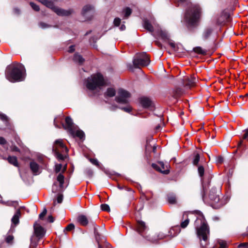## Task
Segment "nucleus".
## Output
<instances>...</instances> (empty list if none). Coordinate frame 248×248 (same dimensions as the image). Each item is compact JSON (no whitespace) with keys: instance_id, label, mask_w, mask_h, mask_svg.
I'll use <instances>...</instances> for the list:
<instances>
[{"instance_id":"obj_15","label":"nucleus","mask_w":248,"mask_h":248,"mask_svg":"<svg viewBox=\"0 0 248 248\" xmlns=\"http://www.w3.org/2000/svg\"><path fill=\"white\" fill-rule=\"evenodd\" d=\"M62 126L65 129L67 130L70 133H74V128H75L72 119L69 117H66L65 118V124H62Z\"/></svg>"},{"instance_id":"obj_12","label":"nucleus","mask_w":248,"mask_h":248,"mask_svg":"<svg viewBox=\"0 0 248 248\" xmlns=\"http://www.w3.org/2000/svg\"><path fill=\"white\" fill-rule=\"evenodd\" d=\"M152 34L154 36L160 37L161 39L164 40H168L169 39V36L167 32L165 30H163L159 25H157V29H155V32Z\"/></svg>"},{"instance_id":"obj_47","label":"nucleus","mask_w":248,"mask_h":248,"mask_svg":"<svg viewBox=\"0 0 248 248\" xmlns=\"http://www.w3.org/2000/svg\"><path fill=\"white\" fill-rule=\"evenodd\" d=\"M220 247L219 248H226V244L225 242L220 241L219 242Z\"/></svg>"},{"instance_id":"obj_16","label":"nucleus","mask_w":248,"mask_h":248,"mask_svg":"<svg viewBox=\"0 0 248 248\" xmlns=\"http://www.w3.org/2000/svg\"><path fill=\"white\" fill-rule=\"evenodd\" d=\"M140 103L144 108L152 109L154 108V105L152 101L148 97H143L140 98Z\"/></svg>"},{"instance_id":"obj_61","label":"nucleus","mask_w":248,"mask_h":248,"mask_svg":"<svg viewBox=\"0 0 248 248\" xmlns=\"http://www.w3.org/2000/svg\"><path fill=\"white\" fill-rule=\"evenodd\" d=\"M66 169V165H65V166L64 167V168L62 170V172H64L65 171Z\"/></svg>"},{"instance_id":"obj_5","label":"nucleus","mask_w":248,"mask_h":248,"mask_svg":"<svg viewBox=\"0 0 248 248\" xmlns=\"http://www.w3.org/2000/svg\"><path fill=\"white\" fill-rule=\"evenodd\" d=\"M53 152L59 160H63L66 157L68 149L62 140H56L53 146Z\"/></svg>"},{"instance_id":"obj_46","label":"nucleus","mask_w":248,"mask_h":248,"mask_svg":"<svg viewBox=\"0 0 248 248\" xmlns=\"http://www.w3.org/2000/svg\"><path fill=\"white\" fill-rule=\"evenodd\" d=\"M63 200V196L62 194H59L57 197V202L59 203H62Z\"/></svg>"},{"instance_id":"obj_21","label":"nucleus","mask_w":248,"mask_h":248,"mask_svg":"<svg viewBox=\"0 0 248 248\" xmlns=\"http://www.w3.org/2000/svg\"><path fill=\"white\" fill-rule=\"evenodd\" d=\"M116 91L113 88H108L104 94L105 97H112L115 95Z\"/></svg>"},{"instance_id":"obj_60","label":"nucleus","mask_w":248,"mask_h":248,"mask_svg":"<svg viewBox=\"0 0 248 248\" xmlns=\"http://www.w3.org/2000/svg\"><path fill=\"white\" fill-rule=\"evenodd\" d=\"M54 124L55 127H58V128L59 127L58 125L56 124V119H55L54 120Z\"/></svg>"},{"instance_id":"obj_2","label":"nucleus","mask_w":248,"mask_h":248,"mask_svg":"<svg viewBox=\"0 0 248 248\" xmlns=\"http://www.w3.org/2000/svg\"><path fill=\"white\" fill-rule=\"evenodd\" d=\"M194 225L198 236L202 240L201 245L202 247H204L208 240L209 228L202 214L201 213L199 214Z\"/></svg>"},{"instance_id":"obj_50","label":"nucleus","mask_w":248,"mask_h":248,"mask_svg":"<svg viewBox=\"0 0 248 248\" xmlns=\"http://www.w3.org/2000/svg\"><path fill=\"white\" fill-rule=\"evenodd\" d=\"M13 239V236L11 235L8 236L6 238V241L7 243H10Z\"/></svg>"},{"instance_id":"obj_6","label":"nucleus","mask_w":248,"mask_h":248,"mask_svg":"<svg viewBox=\"0 0 248 248\" xmlns=\"http://www.w3.org/2000/svg\"><path fill=\"white\" fill-rule=\"evenodd\" d=\"M150 62L149 57L146 52L137 53L133 60V65L135 68L147 66Z\"/></svg>"},{"instance_id":"obj_44","label":"nucleus","mask_w":248,"mask_h":248,"mask_svg":"<svg viewBox=\"0 0 248 248\" xmlns=\"http://www.w3.org/2000/svg\"><path fill=\"white\" fill-rule=\"evenodd\" d=\"M90 161L93 164L96 166H99V162L96 159H93V158L91 159Z\"/></svg>"},{"instance_id":"obj_48","label":"nucleus","mask_w":248,"mask_h":248,"mask_svg":"<svg viewBox=\"0 0 248 248\" xmlns=\"http://www.w3.org/2000/svg\"><path fill=\"white\" fill-rule=\"evenodd\" d=\"M217 162L218 163L221 164L223 162V158L221 156H219L217 157Z\"/></svg>"},{"instance_id":"obj_62","label":"nucleus","mask_w":248,"mask_h":248,"mask_svg":"<svg viewBox=\"0 0 248 248\" xmlns=\"http://www.w3.org/2000/svg\"><path fill=\"white\" fill-rule=\"evenodd\" d=\"M242 141H241L240 142V143L238 144V146H241V145L242 144Z\"/></svg>"},{"instance_id":"obj_10","label":"nucleus","mask_w":248,"mask_h":248,"mask_svg":"<svg viewBox=\"0 0 248 248\" xmlns=\"http://www.w3.org/2000/svg\"><path fill=\"white\" fill-rule=\"evenodd\" d=\"M197 81V79L194 77H187L183 78V83L186 88L189 89L195 86Z\"/></svg>"},{"instance_id":"obj_42","label":"nucleus","mask_w":248,"mask_h":248,"mask_svg":"<svg viewBox=\"0 0 248 248\" xmlns=\"http://www.w3.org/2000/svg\"><path fill=\"white\" fill-rule=\"evenodd\" d=\"M178 229L179 230V227H178V226L172 228L170 229V235H172V236H174L177 233H178L179 232L180 230H179V231L177 232H176V233H175V232L173 233L172 232H174V229Z\"/></svg>"},{"instance_id":"obj_34","label":"nucleus","mask_w":248,"mask_h":248,"mask_svg":"<svg viewBox=\"0 0 248 248\" xmlns=\"http://www.w3.org/2000/svg\"><path fill=\"white\" fill-rule=\"evenodd\" d=\"M199 175L201 177H202L204 173V169L202 166H199L198 168Z\"/></svg>"},{"instance_id":"obj_33","label":"nucleus","mask_w":248,"mask_h":248,"mask_svg":"<svg viewBox=\"0 0 248 248\" xmlns=\"http://www.w3.org/2000/svg\"><path fill=\"white\" fill-rule=\"evenodd\" d=\"M93 226H94V233L95 235V238H96V240L98 241V243H99L98 239L100 237V234H99V233L98 232V226H97L95 224H93Z\"/></svg>"},{"instance_id":"obj_53","label":"nucleus","mask_w":248,"mask_h":248,"mask_svg":"<svg viewBox=\"0 0 248 248\" xmlns=\"http://www.w3.org/2000/svg\"><path fill=\"white\" fill-rule=\"evenodd\" d=\"M47 221L50 223L54 222V218L52 216H49L47 217Z\"/></svg>"},{"instance_id":"obj_28","label":"nucleus","mask_w":248,"mask_h":248,"mask_svg":"<svg viewBox=\"0 0 248 248\" xmlns=\"http://www.w3.org/2000/svg\"><path fill=\"white\" fill-rule=\"evenodd\" d=\"M57 180L59 183L60 188L62 189L63 188V185L64 181V176L62 173H60L57 176Z\"/></svg>"},{"instance_id":"obj_20","label":"nucleus","mask_w":248,"mask_h":248,"mask_svg":"<svg viewBox=\"0 0 248 248\" xmlns=\"http://www.w3.org/2000/svg\"><path fill=\"white\" fill-rule=\"evenodd\" d=\"M78 222L83 226H86L88 224L87 217L83 215H79L78 217Z\"/></svg>"},{"instance_id":"obj_1","label":"nucleus","mask_w":248,"mask_h":248,"mask_svg":"<svg viewBox=\"0 0 248 248\" xmlns=\"http://www.w3.org/2000/svg\"><path fill=\"white\" fill-rule=\"evenodd\" d=\"M6 78L11 82L22 81L25 78L24 66L17 63L8 65L6 69Z\"/></svg>"},{"instance_id":"obj_23","label":"nucleus","mask_w":248,"mask_h":248,"mask_svg":"<svg viewBox=\"0 0 248 248\" xmlns=\"http://www.w3.org/2000/svg\"><path fill=\"white\" fill-rule=\"evenodd\" d=\"M146 229V226L145 223L142 221H138L137 222V231L140 233H141Z\"/></svg>"},{"instance_id":"obj_45","label":"nucleus","mask_w":248,"mask_h":248,"mask_svg":"<svg viewBox=\"0 0 248 248\" xmlns=\"http://www.w3.org/2000/svg\"><path fill=\"white\" fill-rule=\"evenodd\" d=\"M75 228V226L73 224H69L65 228V230L67 231H71L73 230Z\"/></svg>"},{"instance_id":"obj_17","label":"nucleus","mask_w":248,"mask_h":248,"mask_svg":"<svg viewBox=\"0 0 248 248\" xmlns=\"http://www.w3.org/2000/svg\"><path fill=\"white\" fill-rule=\"evenodd\" d=\"M230 19V14L227 11H223L220 16L217 18V23L219 24L222 23L225 21H229Z\"/></svg>"},{"instance_id":"obj_8","label":"nucleus","mask_w":248,"mask_h":248,"mask_svg":"<svg viewBox=\"0 0 248 248\" xmlns=\"http://www.w3.org/2000/svg\"><path fill=\"white\" fill-rule=\"evenodd\" d=\"M130 97V94L129 92L123 89H119L118 95L115 97V100L119 103L127 104L129 102Z\"/></svg>"},{"instance_id":"obj_7","label":"nucleus","mask_w":248,"mask_h":248,"mask_svg":"<svg viewBox=\"0 0 248 248\" xmlns=\"http://www.w3.org/2000/svg\"><path fill=\"white\" fill-rule=\"evenodd\" d=\"M43 5L50 8L59 16H68L70 14L69 11L64 10L54 5L53 2L48 0H39Z\"/></svg>"},{"instance_id":"obj_64","label":"nucleus","mask_w":248,"mask_h":248,"mask_svg":"<svg viewBox=\"0 0 248 248\" xmlns=\"http://www.w3.org/2000/svg\"><path fill=\"white\" fill-rule=\"evenodd\" d=\"M98 248H101V246L98 244Z\"/></svg>"},{"instance_id":"obj_49","label":"nucleus","mask_w":248,"mask_h":248,"mask_svg":"<svg viewBox=\"0 0 248 248\" xmlns=\"http://www.w3.org/2000/svg\"><path fill=\"white\" fill-rule=\"evenodd\" d=\"M6 143V140L3 137H0V144L4 145Z\"/></svg>"},{"instance_id":"obj_54","label":"nucleus","mask_w":248,"mask_h":248,"mask_svg":"<svg viewBox=\"0 0 248 248\" xmlns=\"http://www.w3.org/2000/svg\"><path fill=\"white\" fill-rule=\"evenodd\" d=\"M164 237H165V235H164V233H159V234L158 235V238L159 239H163L164 238Z\"/></svg>"},{"instance_id":"obj_3","label":"nucleus","mask_w":248,"mask_h":248,"mask_svg":"<svg viewBox=\"0 0 248 248\" xmlns=\"http://www.w3.org/2000/svg\"><path fill=\"white\" fill-rule=\"evenodd\" d=\"M84 84L88 89L93 91L97 89H100L105 84V82L103 76L99 74L92 75L87 78Z\"/></svg>"},{"instance_id":"obj_24","label":"nucleus","mask_w":248,"mask_h":248,"mask_svg":"<svg viewBox=\"0 0 248 248\" xmlns=\"http://www.w3.org/2000/svg\"><path fill=\"white\" fill-rule=\"evenodd\" d=\"M183 219H184L181 223V227L182 228H185L188 224L189 220L187 217V214L185 213L183 216Z\"/></svg>"},{"instance_id":"obj_40","label":"nucleus","mask_w":248,"mask_h":248,"mask_svg":"<svg viewBox=\"0 0 248 248\" xmlns=\"http://www.w3.org/2000/svg\"><path fill=\"white\" fill-rule=\"evenodd\" d=\"M121 19L118 18V17H116L114 19V21H113V23H114V24L115 26H118L120 25V23H121Z\"/></svg>"},{"instance_id":"obj_30","label":"nucleus","mask_w":248,"mask_h":248,"mask_svg":"<svg viewBox=\"0 0 248 248\" xmlns=\"http://www.w3.org/2000/svg\"><path fill=\"white\" fill-rule=\"evenodd\" d=\"M193 50L194 52L198 53L199 54L205 55L206 53V51L203 50L200 46H197V47H194L193 49Z\"/></svg>"},{"instance_id":"obj_58","label":"nucleus","mask_w":248,"mask_h":248,"mask_svg":"<svg viewBox=\"0 0 248 248\" xmlns=\"http://www.w3.org/2000/svg\"><path fill=\"white\" fill-rule=\"evenodd\" d=\"M56 187V185L55 184H54V185L52 186V190L53 192H56L57 191V189L55 188V187Z\"/></svg>"},{"instance_id":"obj_4","label":"nucleus","mask_w":248,"mask_h":248,"mask_svg":"<svg viewBox=\"0 0 248 248\" xmlns=\"http://www.w3.org/2000/svg\"><path fill=\"white\" fill-rule=\"evenodd\" d=\"M201 10L198 5H192L185 14L186 21L190 25H194L200 17Z\"/></svg>"},{"instance_id":"obj_18","label":"nucleus","mask_w":248,"mask_h":248,"mask_svg":"<svg viewBox=\"0 0 248 248\" xmlns=\"http://www.w3.org/2000/svg\"><path fill=\"white\" fill-rule=\"evenodd\" d=\"M213 33V29L212 27H207L204 29L202 33V38L203 40H208Z\"/></svg>"},{"instance_id":"obj_35","label":"nucleus","mask_w":248,"mask_h":248,"mask_svg":"<svg viewBox=\"0 0 248 248\" xmlns=\"http://www.w3.org/2000/svg\"><path fill=\"white\" fill-rule=\"evenodd\" d=\"M168 43L170 45V46H171V47L173 49L174 51L177 50V45L172 40H168Z\"/></svg>"},{"instance_id":"obj_39","label":"nucleus","mask_w":248,"mask_h":248,"mask_svg":"<svg viewBox=\"0 0 248 248\" xmlns=\"http://www.w3.org/2000/svg\"><path fill=\"white\" fill-rule=\"evenodd\" d=\"M46 213H47V210L46 209V208H44V210H43V211L42 212V213H41L39 216V217L40 219H43V217L46 216Z\"/></svg>"},{"instance_id":"obj_19","label":"nucleus","mask_w":248,"mask_h":248,"mask_svg":"<svg viewBox=\"0 0 248 248\" xmlns=\"http://www.w3.org/2000/svg\"><path fill=\"white\" fill-rule=\"evenodd\" d=\"M30 168L32 173L34 175H37L40 173L39 172V166L37 163L34 161H31L30 163Z\"/></svg>"},{"instance_id":"obj_55","label":"nucleus","mask_w":248,"mask_h":248,"mask_svg":"<svg viewBox=\"0 0 248 248\" xmlns=\"http://www.w3.org/2000/svg\"><path fill=\"white\" fill-rule=\"evenodd\" d=\"M243 139L248 140V129L246 130L245 134L244 135Z\"/></svg>"},{"instance_id":"obj_63","label":"nucleus","mask_w":248,"mask_h":248,"mask_svg":"<svg viewBox=\"0 0 248 248\" xmlns=\"http://www.w3.org/2000/svg\"><path fill=\"white\" fill-rule=\"evenodd\" d=\"M0 202L2 203L3 204H6V202H2L0 200Z\"/></svg>"},{"instance_id":"obj_13","label":"nucleus","mask_w":248,"mask_h":248,"mask_svg":"<svg viewBox=\"0 0 248 248\" xmlns=\"http://www.w3.org/2000/svg\"><path fill=\"white\" fill-rule=\"evenodd\" d=\"M152 167L157 171L161 172L163 174H167L169 172L168 167L167 166H165L163 162H159L158 164H153Z\"/></svg>"},{"instance_id":"obj_27","label":"nucleus","mask_w":248,"mask_h":248,"mask_svg":"<svg viewBox=\"0 0 248 248\" xmlns=\"http://www.w3.org/2000/svg\"><path fill=\"white\" fill-rule=\"evenodd\" d=\"M209 199L211 201H213L214 203H218L219 201V198L217 194H215L213 191L210 192L209 196Z\"/></svg>"},{"instance_id":"obj_59","label":"nucleus","mask_w":248,"mask_h":248,"mask_svg":"<svg viewBox=\"0 0 248 248\" xmlns=\"http://www.w3.org/2000/svg\"><path fill=\"white\" fill-rule=\"evenodd\" d=\"M126 27L124 25H122L120 28V29L121 31H124L125 30Z\"/></svg>"},{"instance_id":"obj_9","label":"nucleus","mask_w":248,"mask_h":248,"mask_svg":"<svg viewBox=\"0 0 248 248\" xmlns=\"http://www.w3.org/2000/svg\"><path fill=\"white\" fill-rule=\"evenodd\" d=\"M157 25H158L153 19L151 21L147 19L143 20V26L144 28L153 34L155 32V29H157Z\"/></svg>"},{"instance_id":"obj_52","label":"nucleus","mask_w":248,"mask_h":248,"mask_svg":"<svg viewBox=\"0 0 248 248\" xmlns=\"http://www.w3.org/2000/svg\"><path fill=\"white\" fill-rule=\"evenodd\" d=\"M39 26L41 28H42L43 29H45V28H47L49 27V26L48 25H47L45 23H43V22L40 23L39 24Z\"/></svg>"},{"instance_id":"obj_57","label":"nucleus","mask_w":248,"mask_h":248,"mask_svg":"<svg viewBox=\"0 0 248 248\" xmlns=\"http://www.w3.org/2000/svg\"><path fill=\"white\" fill-rule=\"evenodd\" d=\"M11 150L12 151L18 152L19 151V149L16 146H15L12 147Z\"/></svg>"},{"instance_id":"obj_22","label":"nucleus","mask_w":248,"mask_h":248,"mask_svg":"<svg viewBox=\"0 0 248 248\" xmlns=\"http://www.w3.org/2000/svg\"><path fill=\"white\" fill-rule=\"evenodd\" d=\"M21 216L20 210H17L13 217L12 218V222L15 225H17L19 223V218Z\"/></svg>"},{"instance_id":"obj_26","label":"nucleus","mask_w":248,"mask_h":248,"mask_svg":"<svg viewBox=\"0 0 248 248\" xmlns=\"http://www.w3.org/2000/svg\"><path fill=\"white\" fill-rule=\"evenodd\" d=\"M73 136H76L80 139H82L84 136V134L83 132L81 130L77 129V128L75 127L74 128V133H70Z\"/></svg>"},{"instance_id":"obj_36","label":"nucleus","mask_w":248,"mask_h":248,"mask_svg":"<svg viewBox=\"0 0 248 248\" xmlns=\"http://www.w3.org/2000/svg\"><path fill=\"white\" fill-rule=\"evenodd\" d=\"M200 160V155L199 154L196 153L194 156L193 164L194 165H197Z\"/></svg>"},{"instance_id":"obj_14","label":"nucleus","mask_w":248,"mask_h":248,"mask_svg":"<svg viewBox=\"0 0 248 248\" xmlns=\"http://www.w3.org/2000/svg\"><path fill=\"white\" fill-rule=\"evenodd\" d=\"M34 232L36 236L40 239L42 238L45 234L44 229L37 222L34 224Z\"/></svg>"},{"instance_id":"obj_38","label":"nucleus","mask_w":248,"mask_h":248,"mask_svg":"<svg viewBox=\"0 0 248 248\" xmlns=\"http://www.w3.org/2000/svg\"><path fill=\"white\" fill-rule=\"evenodd\" d=\"M62 168V165L61 164H57L55 165V171L56 173L60 171Z\"/></svg>"},{"instance_id":"obj_51","label":"nucleus","mask_w":248,"mask_h":248,"mask_svg":"<svg viewBox=\"0 0 248 248\" xmlns=\"http://www.w3.org/2000/svg\"><path fill=\"white\" fill-rule=\"evenodd\" d=\"M0 119L2 121H7V118L5 115L0 113Z\"/></svg>"},{"instance_id":"obj_11","label":"nucleus","mask_w":248,"mask_h":248,"mask_svg":"<svg viewBox=\"0 0 248 248\" xmlns=\"http://www.w3.org/2000/svg\"><path fill=\"white\" fill-rule=\"evenodd\" d=\"M94 14L93 7L91 5H86L83 8L82 15L86 20H90Z\"/></svg>"},{"instance_id":"obj_41","label":"nucleus","mask_w":248,"mask_h":248,"mask_svg":"<svg viewBox=\"0 0 248 248\" xmlns=\"http://www.w3.org/2000/svg\"><path fill=\"white\" fill-rule=\"evenodd\" d=\"M30 5L32 8L35 11H38L39 10V6L33 2H31Z\"/></svg>"},{"instance_id":"obj_31","label":"nucleus","mask_w":248,"mask_h":248,"mask_svg":"<svg viewBox=\"0 0 248 248\" xmlns=\"http://www.w3.org/2000/svg\"><path fill=\"white\" fill-rule=\"evenodd\" d=\"M168 201L170 203L174 204L176 202V197L174 195L171 194L168 195Z\"/></svg>"},{"instance_id":"obj_29","label":"nucleus","mask_w":248,"mask_h":248,"mask_svg":"<svg viewBox=\"0 0 248 248\" xmlns=\"http://www.w3.org/2000/svg\"><path fill=\"white\" fill-rule=\"evenodd\" d=\"M73 60L74 62H78L80 64L83 63L84 61V59L82 58V57L78 53H76L74 55Z\"/></svg>"},{"instance_id":"obj_56","label":"nucleus","mask_w":248,"mask_h":248,"mask_svg":"<svg viewBox=\"0 0 248 248\" xmlns=\"http://www.w3.org/2000/svg\"><path fill=\"white\" fill-rule=\"evenodd\" d=\"M75 50L74 46H71L69 47L68 51L69 52H73Z\"/></svg>"},{"instance_id":"obj_25","label":"nucleus","mask_w":248,"mask_h":248,"mask_svg":"<svg viewBox=\"0 0 248 248\" xmlns=\"http://www.w3.org/2000/svg\"><path fill=\"white\" fill-rule=\"evenodd\" d=\"M7 160L9 163L14 165L15 167L18 166V163L17 162V158L14 156H9L7 158Z\"/></svg>"},{"instance_id":"obj_32","label":"nucleus","mask_w":248,"mask_h":248,"mask_svg":"<svg viewBox=\"0 0 248 248\" xmlns=\"http://www.w3.org/2000/svg\"><path fill=\"white\" fill-rule=\"evenodd\" d=\"M124 18H127L131 14L132 10L130 8L126 7L123 10Z\"/></svg>"},{"instance_id":"obj_43","label":"nucleus","mask_w":248,"mask_h":248,"mask_svg":"<svg viewBox=\"0 0 248 248\" xmlns=\"http://www.w3.org/2000/svg\"><path fill=\"white\" fill-rule=\"evenodd\" d=\"M122 109L127 112H130L132 110V108L130 106L121 108Z\"/></svg>"},{"instance_id":"obj_37","label":"nucleus","mask_w":248,"mask_h":248,"mask_svg":"<svg viewBox=\"0 0 248 248\" xmlns=\"http://www.w3.org/2000/svg\"><path fill=\"white\" fill-rule=\"evenodd\" d=\"M102 210L107 212L110 211L109 206L107 204H102L101 205Z\"/></svg>"}]
</instances>
